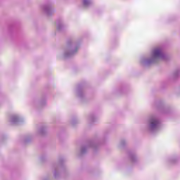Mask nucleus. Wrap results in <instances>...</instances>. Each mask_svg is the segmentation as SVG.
<instances>
[{
	"label": "nucleus",
	"instance_id": "obj_1",
	"mask_svg": "<svg viewBox=\"0 0 180 180\" xmlns=\"http://www.w3.org/2000/svg\"><path fill=\"white\" fill-rule=\"evenodd\" d=\"M153 56H155V57H160L161 56V50L155 49L153 51Z\"/></svg>",
	"mask_w": 180,
	"mask_h": 180
},
{
	"label": "nucleus",
	"instance_id": "obj_2",
	"mask_svg": "<svg viewBox=\"0 0 180 180\" xmlns=\"http://www.w3.org/2000/svg\"><path fill=\"white\" fill-rule=\"evenodd\" d=\"M157 124H158V121L153 120L150 122V127H152V129H154V127H155V126H157Z\"/></svg>",
	"mask_w": 180,
	"mask_h": 180
},
{
	"label": "nucleus",
	"instance_id": "obj_3",
	"mask_svg": "<svg viewBox=\"0 0 180 180\" xmlns=\"http://www.w3.org/2000/svg\"><path fill=\"white\" fill-rule=\"evenodd\" d=\"M83 4H84V6H86V5L89 4V1L88 0H84Z\"/></svg>",
	"mask_w": 180,
	"mask_h": 180
}]
</instances>
